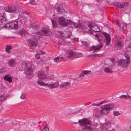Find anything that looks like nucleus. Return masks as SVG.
I'll use <instances>...</instances> for the list:
<instances>
[{
	"label": "nucleus",
	"instance_id": "1",
	"mask_svg": "<svg viewBox=\"0 0 131 131\" xmlns=\"http://www.w3.org/2000/svg\"><path fill=\"white\" fill-rule=\"evenodd\" d=\"M78 124L81 127V131H96L97 125L96 124H92L87 119L83 118L79 120Z\"/></svg>",
	"mask_w": 131,
	"mask_h": 131
},
{
	"label": "nucleus",
	"instance_id": "2",
	"mask_svg": "<svg viewBox=\"0 0 131 131\" xmlns=\"http://www.w3.org/2000/svg\"><path fill=\"white\" fill-rule=\"evenodd\" d=\"M31 27L33 28V31H34V32L38 35L48 36L51 34V32L50 30L47 28H45L38 31L39 29V26H36L34 23L32 24Z\"/></svg>",
	"mask_w": 131,
	"mask_h": 131
},
{
	"label": "nucleus",
	"instance_id": "3",
	"mask_svg": "<svg viewBox=\"0 0 131 131\" xmlns=\"http://www.w3.org/2000/svg\"><path fill=\"white\" fill-rule=\"evenodd\" d=\"M21 20H17L6 24L4 26V28L11 29L18 28H20L23 24Z\"/></svg>",
	"mask_w": 131,
	"mask_h": 131
},
{
	"label": "nucleus",
	"instance_id": "4",
	"mask_svg": "<svg viewBox=\"0 0 131 131\" xmlns=\"http://www.w3.org/2000/svg\"><path fill=\"white\" fill-rule=\"evenodd\" d=\"M23 66L25 67L24 73L26 75V77L28 79H30L32 77L33 74L32 66L30 63H27Z\"/></svg>",
	"mask_w": 131,
	"mask_h": 131
},
{
	"label": "nucleus",
	"instance_id": "5",
	"mask_svg": "<svg viewBox=\"0 0 131 131\" xmlns=\"http://www.w3.org/2000/svg\"><path fill=\"white\" fill-rule=\"evenodd\" d=\"M125 59L119 60L117 62L118 65L123 68L127 67L130 63V59L129 56L125 54Z\"/></svg>",
	"mask_w": 131,
	"mask_h": 131
},
{
	"label": "nucleus",
	"instance_id": "6",
	"mask_svg": "<svg viewBox=\"0 0 131 131\" xmlns=\"http://www.w3.org/2000/svg\"><path fill=\"white\" fill-rule=\"evenodd\" d=\"M28 41V46L30 50L31 51H33V50L37 45L38 43L37 39L35 36L29 39Z\"/></svg>",
	"mask_w": 131,
	"mask_h": 131
},
{
	"label": "nucleus",
	"instance_id": "7",
	"mask_svg": "<svg viewBox=\"0 0 131 131\" xmlns=\"http://www.w3.org/2000/svg\"><path fill=\"white\" fill-rule=\"evenodd\" d=\"M37 83L41 86H47L50 89L56 88L59 85L58 83L57 82H56L52 84L46 83L45 84L42 80H39V79L37 81Z\"/></svg>",
	"mask_w": 131,
	"mask_h": 131
},
{
	"label": "nucleus",
	"instance_id": "8",
	"mask_svg": "<svg viewBox=\"0 0 131 131\" xmlns=\"http://www.w3.org/2000/svg\"><path fill=\"white\" fill-rule=\"evenodd\" d=\"M114 108V105L113 104H109L105 105L100 111V114L101 115L107 114L110 110Z\"/></svg>",
	"mask_w": 131,
	"mask_h": 131
},
{
	"label": "nucleus",
	"instance_id": "9",
	"mask_svg": "<svg viewBox=\"0 0 131 131\" xmlns=\"http://www.w3.org/2000/svg\"><path fill=\"white\" fill-rule=\"evenodd\" d=\"M81 53L75 52L71 50L67 51L66 54L67 57L71 59L81 57Z\"/></svg>",
	"mask_w": 131,
	"mask_h": 131
},
{
	"label": "nucleus",
	"instance_id": "10",
	"mask_svg": "<svg viewBox=\"0 0 131 131\" xmlns=\"http://www.w3.org/2000/svg\"><path fill=\"white\" fill-rule=\"evenodd\" d=\"M1 10L2 12H0V25L5 23L7 22V21L4 10L2 8Z\"/></svg>",
	"mask_w": 131,
	"mask_h": 131
},
{
	"label": "nucleus",
	"instance_id": "11",
	"mask_svg": "<svg viewBox=\"0 0 131 131\" xmlns=\"http://www.w3.org/2000/svg\"><path fill=\"white\" fill-rule=\"evenodd\" d=\"M88 26L90 28V32L91 33H92L93 31L95 32H99L100 31L99 28L96 25H94V24L93 23L90 22L88 23Z\"/></svg>",
	"mask_w": 131,
	"mask_h": 131
},
{
	"label": "nucleus",
	"instance_id": "12",
	"mask_svg": "<svg viewBox=\"0 0 131 131\" xmlns=\"http://www.w3.org/2000/svg\"><path fill=\"white\" fill-rule=\"evenodd\" d=\"M18 9V7L16 5H9L6 7L5 9L6 12L11 13L15 12Z\"/></svg>",
	"mask_w": 131,
	"mask_h": 131
},
{
	"label": "nucleus",
	"instance_id": "13",
	"mask_svg": "<svg viewBox=\"0 0 131 131\" xmlns=\"http://www.w3.org/2000/svg\"><path fill=\"white\" fill-rule=\"evenodd\" d=\"M38 77L41 79H43L47 78L48 79H51L52 78L50 76H47L46 74L45 73L43 70H41L38 71Z\"/></svg>",
	"mask_w": 131,
	"mask_h": 131
},
{
	"label": "nucleus",
	"instance_id": "14",
	"mask_svg": "<svg viewBox=\"0 0 131 131\" xmlns=\"http://www.w3.org/2000/svg\"><path fill=\"white\" fill-rule=\"evenodd\" d=\"M57 32L60 35L63 37V38H69L71 35V33L68 31H64L61 32V31L57 30Z\"/></svg>",
	"mask_w": 131,
	"mask_h": 131
},
{
	"label": "nucleus",
	"instance_id": "15",
	"mask_svg": "<svg viewBox=\"0 0 131 131\" xmlns=\"http://www.w3.org/2000/svg\"><path fill=\"white\" fill-rule=\"evenodd\" d=\"M58 22L60 25L67 26L68 25V22H66L64 17H59L58 19Z\"/></svg>",
	"mask_w": 131,
	"mask_h": 131
},
{
	"label": "nucleus",
	"instance_id": "16",
	"mask_svg": "<svg viewBox=\"0 0 131 131\" xmlns=\"http://www.w3.org/2000/svg\"><path fill=\"white\" fill-rule=\"evenodd\" d=\"M116 24L119 27L120 29L122 30H125L127 29V25L123 23H120L118 20H116Z\"/></svg>",
	"mask_w": 131,
	"mask_h": 131
},
{
	"label": "nucleus",
	"instance_id": "17",
	"mask_svg": "<svg viewBox=\"0 0 131 131\" xmlns=\"http://www.w3.org/2000/svg\"><path fill=\"white\" fill-rule=\"evenodd\" d=\"M107 1L108 3L110 2L112 3V5L115 6L116 7L119 8H124V5L122 3L119 2H113L110 0H107Z\"/></svg>",
	"mask_w": 131,
	"mask_h": 131
},
{
	"label": "nucleus",
	"instance_id": "18",
	"mask_svg": "<svg viewBox=\"0 0 131 131\" xmlns=\"http://www.w3.org/2000/svg\"><path fill=\"white\" fill-rule=\"evenodd\" d=\"M75 27L77 28V30H78L79 32H84L87 31L85 30V28L83 26H82L81 24H79L75 26Z\"/></svg>",
	"mask_w": 131,
	"mask_h": 131
},
{
	"label": "nucleus",
	"instance_id": "19",
	"mask_svg": "<svg viewBox=\"0 0 131 131\" xmlns=\"http://www.w3.org/2000/svg\"><path fill=\"white\" fill-rule=\"evenodd\" d=\"M103 34L106 38V44L107 45L109 46L111 40L110 34L104 32H103Z\"/></svg>",
	"mask_w": 131,
	"mask_h": 131
},
{
	"label": "nucleus",
	"instance_id": "20",
	"mask_svg": "<svg viewBox=\"0 0 131 131\" xmlns=\"http://www.w3.org/2000/svg\"><path fill=\"white\" fill-rule=\"evenodd\" d=\"M103 46V44L102 43H100V45L97 46H93L92 47L90 48V51L94 52L95 51L99 50Z\"/></svg>",
	"mask_w": 131,
	"mask_h": 131
},
{
	"label": "nucleus",
	"instance_id": "21",
	"mask_svg": "<svg viewBox=\"0 0 131 131\" xmlns=\"http://www.w3.org/2000/svg\"><path fill=\"white\" fill-rule=\"evenodd\" d=\"M91 71L90 70H84L81 72L79 76V78H80L82 79L85 75L90 74Z\"/></svg>",
	"mask_w": 131,
	"mask_h": 131
},
{
	"label": "nucleus",
	"instance_id": "22",
	"mask_svg": "<svg viewBox=\"0 0 131 131\" xmlns=\"http://www.w3.org/2000/svg\"><path fill=\"white\" fill-rule=\"evenodd\" d=\"M56 9L58 12V13L59 14H62L64 11L63 7L61 5H58Z\"/></svg>",
	"mask_w": 131,
	"mask_h": 131
},
{
	"label": "nucleus",
	"instance_id": "23",
	"mask_svg": "<svg viewBox=\"0 0 131 131\" xmlns=\"http://www.w3.org/2000/svg\"><path fill=\"white\" fill-rule=\"evenodd\" d=\"M122 46V42L121 41L117 40L115 42V47L117 49L119 50L121 49Z\"/></svg>",
	"mask_w": 131,
	"mask_h": 131
},
{
	"label": "nucleus",
	"instance_id": "24",
	"mask_svg": "<svg viewBox=\"0 0 131 131\" xmlns=\"http://www.w3.org/2000/svg\"><path fill=\"white\" fill-rule=\"evenodd\" d=\"M111 122H108L103 124L102 128L103 130H107L111 127Z\"/></svg>",
	"mask_w": 131,
	"mask_h": 131
},
{
	"label": "nucleus",
	"instance_id": "25",
	"mask_svg": "<svg viewBox=\"0 0 131 131\" xmlns=\"http://www.w3.org/2000/svg\"><path fill=\"white\" fill-rule=\"evenodd\" d=\"M71 85V83L69 82H66L62 83L60 85L61 88H64L66 89L69 88Z\"/></svg>",
	"mask_w": 131,
	"mask_h": 131
},
{
	"label": "nucleus",
	"instance_id": "26",
	"mask_svg": "<svg viewBox=\"0 0 131 131\" xmlns=\"http://www.w3.org/2000/svg\"><path fill=\"white\" fill-rule=\"evenodd\" d=\"M16 63V62L14 59H10L8 62L9 65L10 67H13L15 66Z\"/></svg>",
	"mask_w": 131,
	"mask_h": 131
},
{
	"label": "nucleus",
	"instance_id": "27",
	"mask_svg": "<svg viewBox=\"0 0 131 131\" xmlns=\"http://www.w3.org/2000/svg\"><path fill=\"white\" fill-rule=\"evenodd\" d=\"M3 78L5 80L8 81L9 82H12V77L9 74H7L5 75L3 77Z\"/></svg>",
	"mask_w": 131,
	"mask_h": 131
},
{
	"label": "nucleus",
	"instance_id": "28",
	"mask_svg": "<svg viewBox=\"0 0 131 131\" xmlns=\"http://www.w3.org/2000/svg\"><path fill=\"white\" fill-rule=\"evenodd\" d=\"M104 71L106 73H111L113 71L112 69L109 67H105L104 69Z\"/></svg>",
	"mask_w": 131,
	"mask_h": 131
},
{
	"label": "nucleus",
	"instance_id": "29",
	"mask_svg": "<svg viewBox=\"0 0 131 131\" xmlns=\"http://www.w3.org/2000/svg\"><path fill=\"white\" fill-rule=\"evenodd\" d=\"M44 53L42 51H41L40 52L37 53L35 56L36 59H39L40 58V55Z\"/></svg>",
	"mask_w": 131,
	"mask_h": 131
},
{
	"label": "nucleus",
	"instance_id": "30",
	"mask_svg": "<svg viewBox=\"0 0 131 131\" xmlns=\"http://www.w3.org/2000/svg\"><path fill=\"white\" fill-rule=\"evenodd\" d=\"M26 31L24 29L20 30L19 32V34L20 36H24L26 33Z\"/></svg>",
	"mask_w": 131,
	"mask_h": 131
},
{
	"label": "nucleus",
	"instance_id": "31",
	"mask_svg": "<svg viewBox=\"0 0 131 131\" xmlns=\"http://www.w3.org/2000/svg\"><path fill=\"white\" fill-rule=\"evenodd\" d=\"M51 21L53 27L55 28L57 27V24L56 21L53 19H52Z\"/></svg>",
	"mask_w": 131,
	"mask_h": 131
},
{
	"label": "nucleus",
	"instance_id": "32",
	"mask_svg": "<svg viewBox=\"0 0 131 131\" xmlns=\"http://www.w3.org/2000/svg\"><path fill=\"white\" fill-rule=\"evenodd\" d=\"M12 49V47L10 46H7L6 48V52L9 53L10 52V50Z\"/></svg>",
	"mask_w": 131,
	"mask_h": 131
},
{
	"label": "nucleus",
	"instance_id": "33",
	"mask_svg": "<svg viewBox=\"0 0 131 131\" xmlns=\"http://www.w3.org/2000/svg\"><path fill=\"white\" fill-rule=\"evenodd\" d=\"M6 98L4 94L0 95V102L5 101Z\"/></svg>",
	"mask_w": 131,
	"mask_h": 131
},
{
	"label": "nucleus",
	"instance_id": "34",
	"mask_svg": "<svg viewBox=\"0 0 131 131\" xmlns=\"http://www.w3.org/2000/svg\"><path fill=\"white\" fill-rule=\"evenodd\" d=\"M121 113L117 111H114L113 113V114L114 116H118L120 115Z\"/></svg>",
	"mask_w": 131,
	"mask_h": 131
},
{
	"label": "nucleus",
	"instance_id": "35",
	"mask_svg": "<svg viewBox=\"0 0 131 131\" xmlns=\"http://www.w3.org/2000/svg\"><path fill=\"white\" fill-rule=\"evenodd\" d=\"M42 131H49V129L47 125L44 126Z\"/></svg>",
	"mask_w": 131,
	"mask_h": 131
},
{
	"label": "nucleus",
	"instance_id": "36",
	"mask_svg": "<svg viewBox=\"0 0 131 131\" xmlns=\"http://www.w3.org/2000/svg\"><path fill=\"white\" fill-rule=\"evenodd\" d=\"M123 5H124V7L125 6H130V3L128 2L127 3H122Z\"/></svg>",
	"mask_w": 131,
	"mask_h": 131
},
{
	"label": "nucleus",
	"instance_id": "37",
	"mask_svg": "<svg viewBox=\"0 0 131 131\" xmlns=\"http://www.w3.org/2000/svg\"><path fill=\"white\" fill-rule=\"evenodd\" d=\"M6 71V69L5 68H2L0 70V73H2L5 72Z\"/></svg>",
	"mask_w": 131,
	"mask_h": 131
},
{
	"label": "nucleus",
	"instance_id": "38",
	"mask_svg": "<svg viewBox=\"0 0 131 131\" xmlns=\"http://www.w3.org/2000/svg\"><path fill=\"white\" fill-rule=\"evenodd\" d=\"M60 58L58 57H55L54 58V61L55 62H57L59 61Z\"/></svg>",
	"mask_w": 131,
	"mask_h": 131
},
{
	"label": "nucleus",
	"instance_id": "39",
	"mask_svg": "<svg viewBox=\"0 0 131 131\" xmlns=\"http://www.w3.org/2000/svg\"><path fill=\"white\" fill-rule=\"evenodd\" d=\"M30 3L32 5H36V3L34 0H31L30 1Z\"/></svg>",
	"mask_w": 131,
	"mask_h": 131
},
{
	"label": "nucleus",
	"instance_id": "40",
	"mask_svg": "<svg viewBox=\"0 0 131 131\" xmlns=\"http://www.w3.org/2000/svg\"><path fill=\"white\" fill-rule=\"evenodd\" d=\"M107 102V100H104L101 102H100L99 103V106L105 103H106Z\"/></svg>",
	"mask_w": 131,
	"mask_h": 131
},
{
	"label": "nucleus",
	"instance_id": "41",
	"mask_svg": "<svg viewBox=\"0 0 131 131\" xmlns=\"http://www.w3.org/2000/svg\"><path fill=\"white\" fill-rule=\"evenodd\" d=\"M81 42L83 45L85 46H87L89 45L88 43L86 41H82Z\"/></svg>",
	"mask_w": 131,
	"mask_h": 131
},
{
	"label": "nucleus",
	"instance_id": "42",
	"mask_svg": "<svg viewBox=\"0 0 131 131\" xmlns=\"http://www.w3.org/2000/svg\"><path fill=\"white\" fill-rule=\"evenodd\" d=\"M127 97V95H122L121 96H120V98H122L124 97L126 99V97Z\"/></svg>",
	"mask_w": 131,
	"mask_h": 131
},
{
	"label": "nucleus",
	"instance_id": "43",
	"mask_svg": "<svg viewBox=\"0 0 131 131\" xmlns=\"http://www.w3.org/2000/svg\"><path fill=\"white\" fill-rule=\"evenodd\" d=\"M22 10V13L23 14H27L28 13V12H27V11H25V10Z\"/></svg>",
	"mask_w": 131,
	"mask_h": 131
},
{
	"label": "nucleus",
	"instance_id": "44",
	"mask_svg": "<svg viewBox=\"0 0 131 131\" xmlns=\"http://www.w3.org/2000/svg\"><path fill=\"white\" fill-rule=\"evenodd\" d=\"M67 21H69V23H70L71 22V24H73L74 25H75V23H74V22H72V21H71L70 20H67Z\"/></svg>",
	"mask_w": 131,
	"mask_h": 131
},
{
	"label": "nucleus",
	"instance_id": "45",
	"mask_svg": "<svg viewBox=\"0 0 131 131\" xmlns=\"http://www.w3.org/2000/svg\"><path fill=\"white\" fill-rule=\"evenodd\" d=\"M25 97V95H24L22 93V95L20 96V98L21 99H24Z\"/></svg>",
	"mask_w": 131,
	"mask_h": 131
},
{
	"label": "nucleus",
	"instance_id": "46",
	"mask_svg": "<svg viewBox=\"0 0 131 131\" xmlns=\"http://www.w3.org/2000/svg\"><path fill=\"white\" fill-rule=\"evenodd\" d=\"M92 105L93 106H99V104H95L94 103H93L92 104Z\"/></svg>",
	"mask_w": 131,
	"mask_h": 131
},
{
	"label": "nucleus",
	"instance_id": "47",
	"mask_svg": "<svg viewBox=\"0 0 131 131\" xmlns=\"http://www.w3.org/2000/svg\"><path fill=\"white\" fill-rule=\"evenodd\" d=\"M48 69H49V68L48 67H46V71L47 73L48 72Z\"/></svg>",
	"mask_w": 131,
	"mask_h": 131
},
{
	"label": "nucleus",
	"instance_id": "48",
	"mask_svg": "<svg viewBox=\"0 0 131 131\" xmlns=\"http://www.w3.org/2000/svg\"><path fill=\"white\" fill-rule=\"evenodd\" d=\"M106 131H115V130L114 129H112L111 130H108V129Z\"/></svg>",
	"mask_w": 131,
	"mask_h": 131
},
{
	"label": "nucleus",
	"instance_id": "49",
	"mask_svg": "<svg viewBox=\"0 0 131 131\" xmlns=\"http://www.w3.org/2000/svg\"><path fill=\"white\" fill-rule=\"evenodd\" d=\"M127 95V97H128V98L130 99V100H131V96L128 95V94Z\"/></svg>",
	"mask_w": 131,
	"mask_h": 131
},
{
	"label": "nucleus",
	"instance_id": "50",
	"mask_svg": "<svg viewBox=\"0 0 131 131\" xmlns=\"http://www.w3.org/2000/svg\"><path fill=\"white\" fill-rule=\"evenodd\" d=\"M49 75L51 77H53L54 75L53 74H50Z\"/></svg>",
	"mask_w": 131,
	"mask_h": 131
},
{
	"label": "nucleus",
	"instance_id": "51",
	"mask_svg": "<svg viewBox=\"0 0 131 131\" xmlns=\"http://www.w3.org/2000/svg\"><path fill=\"white\" fill-rule=\"evenodd\" d=\"M77 123V122H72L74 124H76Z\"/></svg>",
	"mask_w": 131,
	"mask_h": 131
},
{
	"label": "nucleus",
	"instance_id": "52",
	"mask_svg": "<svg viewBox=\"0 0 131 131\" xmlns=\"http://www.w3.org/2000/svg\"><path fill=\"white\" fill-rule=\"evenodd\" d=\"M95 36L96 37H98L99 36V35L98 34H96V35H95Z\"/></svg>",
	"mask_w": 131,
	"mask_h": 131
},
{
	"label": "nucleus",
	"instance_id": "53",
	"mask_svg": "<svg viewBox=\"0 0 131 131\" xmlns=\"http://www.w3.org/2000/svg\"><path fill=\"white\" fill-rule=\"evenodd\" d=\"M130 12V11H129L128 12H126V13L127 14H129Z\"/></svg>",
	"mask_w": 131,
	"mask_h": 131
},
{
	"label": "nucleus",
	"instance_id": "54",
	"mask_svg": "<svg viewBox=\"0 0 131 131\" xmlns=\"http://www.w3.org/2000/svg\"><path fill=\"white\" fill-rule=\"evenodd\" d=\"M95 55H96V56H95V57H97V56H98V54H95Z\"/></svg>",
	"mask_w": 131,
	"mask_h": 131
},
{
	"label": "nucleus",
	"instance_id": "55",
	"mask_svg": "<svg viewBox=\"0 0 131 131\" xmlns=\"http://www.w3.org/2000/svg\"><path fill=\"white\" fill-rule=\"evenodd\" d=\"M102 37H101V38L100 39V40H102Z\"/></svg>",
	"mask_w": 131,
	"mask_h": 131
},
{
	"label": "nucleus",
	"instance_id": "56",
	"mask_svg": "<svg viewBox=\"0 0 131 131\" xmlns=\"http://www.w3.org/2000/svg\"><path fill=\"white\" fill-rule=\"evenodd\" d=\"M38 123H39V124H40V123H41V122H39Z\"/></svg>",
	"mask_w": 131,
	"mask_h": 131
},
{
	"label": "nucleus",
	"instance_id": "57",
	"mask_svg": "<svg viewBox=\"0 0 131 131\" xmlns=\"http://www.w3.org/2000/svg\"><path fill=\"white\" fill-rule=\"evenodd\" d=\"M96 111V110L94 111V112H95Z\"/></svg>",
	"mask_w": 131,
	"mask_h": 131
},
{
	"label": "nucleus",
	"instance_id": "58",
	"mask_svg": "<svg viewBox=\"0 0 131 131\" xmlns=\"http://www.w3.org/2000/svg\"><path fill=\"white\" fill-rule=\"evenodd\" d=\"M1 9H0V12H2V11H1Z\"/></svg>",
	"mask_w": 131,
	"mask_h": 131
}]
</instances>
